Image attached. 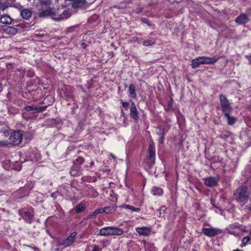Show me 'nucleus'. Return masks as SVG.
Wrapping results in <instances>:
<instances>
[{
  "label": "nucleus",
  "instance_id": "f257e3e1",
  "mask_svg": "<svg viewBox=\"0 0 251 251\" xmlns=\"http://www.w3.org/2000/svg\"><path fill=\"white\" fill-rule=\"evenodd\" d=\"M37 8L39 12L40 17L48 16L52 13V8L51 6L52 3V0H37Z\"/></svg>",
  "mask_w": 251,
  "mask_h": 251
},
{
  "label": "nucleus",
  "instance_id": "f03ea898",
  "mask_svg": "<svg viewBox=\"0 0 251 251\" xmlns=\"http://www.w3.org/2000/svg\"><path fill=\"white\" fill-rule=\"evenodd\" d=\"M220 58L218 56L213 57H206L205 56L199 57L194 59L192 62V67L197 68L201 64H212L216 62Z\"/></svg>",
  "mask_w": 251,
  "mask_h": 251
},
{
  "label": "nucleus",
  "instance_id": "7ed1b4c3",
  "mask_svg": "<svg viewBox=\"0 0 251 251\" xmlns=\"http://www.w3.org/2000/svg\"><path fill=\"white\" fill-rule=\"evenodd\" d=\"M124 234L122 228L114 226L103 227L100 230V234L102 236L121 235Z\"/></svg>",
  "mask_w": 251,
  "mask_h": 251
},
{
  "label": "nucleus",
  "instance_id": "20e7f679",
  "mask_svg": "<svg viewBox=\"0 0 251 251\" xmlns=\"http://www.w3.org/2000/svg\"><path fill=\"white\" fill-rule=\"evenodd\" d=\"M236 200L239 202L245 203L249 199V193L245 186L238 188L234 193Z\"/></svg>",
  "mask_w": 251,
  "mask_h": 251
},
{
  "label": "nucleus",
  "instance_id": "39448f33",
  "mask_svg": "<svg viewBox=\"0 0 251 251\" xmlns=\"http://www.w3.org/2000/svg\"><path fill=\"white\" fill-rule=\"evenodd\" d=\"M70 15L71 14L69 9L63 10H62V9H57V11H54L52 9V13L50 16H52V18L54 20L59 21L68 18Z\"/></svg>",
  "mask_w": 251,
  "mask_h": 251
},
{
  "label": "nucleus",
  "instance_id": "423d86ee",
  "mask_svg": "<svg viewBox=\"0 0 251 251\" xmlns=\"http://www.w3.org/2000/svg\"><path fill=\"white\" fill-rule=\"evenodd\" d=\"M9 144L13 146L17 145L20 144L23 139V132L21 130H18L13 132L11 133L9 137Z\"/></svg>",
  "mask_w": 251,
  "mask_h": 251
},
{
  "label": "nucleus",
  "instance_id": "0eeeda50",
  "mask_svg": "<svg viewBox=\"0 0 251 251\" xmlns=\"http://www.w3.org/2000/svg\"><path fill=\"white\" fill-rule=\"evenodd\" d=\"M220 100L223 112L224 113H226L227 114V112H231L232 107L226 97L225 95L221 94L220 96Z\"/></svg>",
  "mask_w": 251,
  "mask_h": 251
},
{
  "label": "nucleus",
  "instance_id": "6e6552de",
  "mask_svg": "<svg viewBox=\"0 0 251 251\" xmlns=\"http://www.w3.org/2000/svg\"><path fill=\"white\" fill-rule=\"evenodd\" d=\"M77 233L73 232L67 238L58 242V245L66 248L72 245L75 241Z\"/></svg>",
  "mask_w": 251,
  "mask_h": 251
},
{
  "label": "nucleus",
  "instance_id": "1a4fd4ad",
  "mask_svg": "<svg viewBox=\"0 0 251 251\" xmlns=\"http://www.w3.org/2000/svg\"><path fill=\"white\" fill-rule=\"evenodd\" d=\"M148 158L149 160V165L152 166L155 163V148L154 143L152 141L150 142L148 149Z\"/></svg>",
  "mask_w": 251,
  "mask_h": 251
},
{
  "label": "nucleus",
  "instance_id": "9d476101",
  "mask_svg": "<svg viewBox=\"0 0 251 251\" xmlns=\"http://www.w3.org/2000/svg\"><path fill=\"white\" fill-rule=\"evenodd\" d=\"M202 232L205 235L210 237H214L220 233L219 229L214 228H203Z\"/></svg>",
  "mask_w": 251,
  "mask_h": 251
},
{
  "label": "nucleus",
  "instance_id": "9b49d317",
  "mask_svg": "<svg viewBox=\"0 0 251 251\" xmlns=\"http://www.w3.org/2000/svg\"><path fill=\"white\" fill-rule=\"evenodd\" d=\"M1 29L6 34L11 35H15L18 32V29L13 26L4 25Z\"/></svg>",
  "mask_w": 251,
  "mask_h": 251
},
{
  "label": "nucleus",
  "instance_id": "f8f14e48",
  "mask_svg": "<svg viewBox=\"0 0 251 251\" xmlns=\"http://www.w3.org/2000/svg\"><path fill=\"white\" fill-rule=\"evenodd\" d=\"M135 230L139 235L143 236H149L151 232V228L146 226L136 227Z\"/></svg>",
  "mask_w": 251,
  "mask_h": 251
},
{
  "label": "nucleus",
  "instance_id": "ddd939ff",
  "mask_svg": "<svg viewBox=\"0 0 251 251\" xmlns=\"http://www.w3.org/2000/svg\"><path fill=\"white\" fill-rule=\"evenodd\" d=\"M130 114L131 117L135 121H137L139 119V112L136 108V105L134 102L131 104V107L130 110Z\"/></svg>",
  "mask_w": 251,
  "mask_h": 251
},
{
  "label": "nucleus",
  "instance_id": "4468645a",
  "mask_svg": "<svg viewBox=\"0 0 251 251\" xmlns=\"http://www.w3.org/2000/svg\"><path fill=\"white\" fill-rule=\"evenodd\" d=\"M217 179L214 177H209L204 179V184L208 187H213L217 185Z\"/></svg>",
  "mask_w": 251,
  "mask_h": 251
},
{
  "label": "nucleus",
  "instance_id": "2eb2a0df",
  "mask_svg": "<svg viewBox=\"0 0 251 251\" xmlns=\"http://www.w3.org/2000/svg\"><path fill=\"white\" fill-rule=\"evenodd\" d=\"M247 16L245 14H242L235 19V22L238 25H243L249 22Z\"/></svg>",
  "mask_w": 251,
  "mask_h": 251
},
{
  "label": "nucleus",
  "instance_id": "dca6fc26",
  "mask_svg": "<svg viewBox=\"0 0 251 251\" xmlns=\"http://www.w3.org/2000/svg\"><path fill=\"white\" fill-rule=\"evenodd\" d=\"M12 21L13 20L11 17L7 15L2 16L0 19L1 23L5 24V25H10L12 23Z\"/></svg>",
  "mask_w": 251,
  "mask_h": 251
},
{
  "label": "nucleus",
  "instance_id": "f3484780",
  "mask_svg": "<svg viewBox=\"0 0 251 251\" xmlns=\"http://www.w3.org/2000/svg\"><path fill=\"white\" fill-rule=\"evenodd\" d=\"M21 15L25 19H28L31 16V12L28 9H25L21 11Z\"/></svg>",
  "mask_w": 251,
  "mask_h": 251
},
{
  "label": "nucleus",
  "instance_id": "a211bd4d",
  "mask_svg": "<svg viewBox=\"0 0 251 251\" xmlns=\"http://www.w3.org/2000/svg\"><path fill=\"white\" fill-rule=\"evenodd\" d=\"M116 205L112 204L111 205L103 208V211L106 213H112L116 211Z\"/></svg>",
  "mask_w": 251,
  "mask_h": 251
},
{
  "label": "nucleus",
  "instance_id": "6ab92c4d",
  "mask_svg": "<svg viewBox=\"0 0 251 251\" xmlns=\"http://www.w3.org/2000/svg\"><path fill=\"white\" fill-rule=\"evenodd\" d=\"M128 92L130 95V96L133 98L135 99L136 98V94L135 92V88L134 85L132 83H131L129 85L128 88Z\"/></svg>",
  "mask_w": 251,
  "mask_h": 251
},
{
  "label": "nucleus",
  "instance_id": "aec40b11",
  "mask_svg": "<svg viewBox=\"0 0 251 251\" xmlns=\"http://www.w3.org/2000/svg\"><path fill=\"white\" fill-rule=\"evenodd\" d=\"M151 192L154 195L160 196L163 194V189L157 187H153L151 189Z\"/></svg>",
  "mask_w": 251,
  "mask_h": 251
},
{
  "label": "nucleus",
  "instance_id": "412c9836",
  "mask_svg": "<svg viewBox=\"0 0 251 251\" xmlns=\"http://www.w3.org/2000/svg\"><path fill=\"white\" fill-rule=\"evenodd\" d=\"M85 207V205L84 204L80 203L75 206V210L76 213H80L84 211Z\"/></svg>",
  "mask_w": 251,
  "mask_h": 251
},
{
  "label": "nucleus",
  "instance_id": "4be33fe9",
  "mask_svg": "<svg viewBox=\"0 0 251 251\" xmlns=\"http://www.w3.org/2000/svg\"><path fill=\"white\" fill-rule=\"evenodd\" d=\"M231 112H227V114L226 113H225L224 114L225 116L227 118L228 120V124L229 125H233L235 122V118L233 117H231L229 115V114Z\"/></svg>",
  "mask_w": 251,
  "mask_h": 251
},
{
  "label": "nucleus",
  "instance_id": "5701e85b",
  "mask_svg": "<svg viewBox=\"0 0 251 251\" xmlns=\"http://www.w3.org/2000/svg\"><path fill=\"white\" fill-rule=\"evenodd\" d=\"M121 207L123 208L129 209L130 210H132V211H135L136 212H139L140 210V208H136L132 205H123L121 206Z\"/></svg>",
  "mask_w": 251,
  "mask_h": 251
},
{
  "label": "nucleus",
  "instance_id": "b1692460",
  "mask_svg": "<svg viewBox=\"0 0 251 251\" xmlns=\"http://www.w3.org/2000/svg\"><path fill=\"white\" fill-rule=\"evenodd\" d=\"M25 218L26 219V220H28L29 223L31 222V220L33 218L32 215L28 211H26L24 212Z\"/></svg>",
  "mask_w": 251,
  "mask_h": 251
},
{
  "label": "nucleus",
  "instance_id": "393cba45",
  "mask_svg": "<svg viewBox=\"0 0 251 251\" xmlns=\"http://www.w3.org/2000/svg\"><path fill=\"white\" fill-rule=\"evenodd\" d=\"M154 43V41L151 39L144 41L143 43V45L145 46H149L153 45Z\"/></svg>",
  "mask_w": 251,
  "mask_h": 251
},
{
  "label": "nucleus",
  "instance_id": "a878e982",
  "mask_svg": "<svg viewBox=\"0 0 251 251\" xmlns=\"http://www.w3.org/2000/svg\"><path fill=\"white\" fill-rule=\"evenodd\" d=\"M84 161V159L82 157H77L75 160L74 161V163L75 165H80Z\"/></svg>",
  "mask_w": 251,
  "mask_h": 251
},
{
  "label": "nucleus",
  "instance_id": "bb28decb",
  "mask_svg": "<svg viewBox=\"0 0 251 251\" xmlns=\"http://www.w3.org/2000/svg\"><path fill=\"white\" fill-rule=\"evenodd\" d=\"M166 208L165 206H162L159 210V217H164V213H166Z\"/></svg>",
  "mask_w": 251,
  "mask_h": 251
},
{
  "label": "nucleus",
  "instance_id": "cd10ccee",
  "mask_svg": "<svg viewBox=\"0 0 251 251\" xmlns=\"http://www.w3.org/2000/svg\"><path fill=\"white\" fill-rule=\"evenodd\" d=\"M250 240L251 238L249 236H245L242 240V244L243 246H245Z\"/></svg>",
  "mask_w": 251,
  "mask_h": 251
},
{
  "label": "nucleus",
  "instance_id": "c85d7f7f",
  "mask_svg": "<svg viewBox=\"0 0 251 251\" xmlns=\"http://www.w3.org/2000/svg\"><path fill=\"white\" fill-rule=\"evenodd\" d=\"M158 128L159 131L157 132V134L159 136H164V128L161 126H158Z\"/></svg>",
  "mask_w": 251,
  "mask_h": 251
},
{
  "label": "nucleus",
  "instance_id": "c756f323",
  "mask_svg": "<svg viewBox=\"0 0 251 251\" xmlns=\"http://www.w3.org/2000/svg\"><path fill=\"white\" fill-rule=\"evenodd\" d=\"M47 108L46 106H43L40 107H36V109L35 111H36L38 112H42L45 110Z\"/></svg>",
  "mask_w": 251,
  "mask_h": 251
},
{
  "label": "nucleus",
  "instance_id": "7c9ffc66",
  "mask_svg": "<svg viewBox=\"0 0 251 251\" xmlns=\"http://www.w3.org/2000/svg\"><path fill=\"white\" fill-rule=\"evenodd\" d=\"M25 109L27 111H33V110L35 111L36 106L34 105H30V106H27L25 107Z\"/></svg>",
  "mask_w": 251,
  "mask_h": 251
},
{
  "label": "nucleus",
  "instance_id": "2f4dec72",
  "mask_svg": "<svg viewBox=\"0 0 251 251\" xmlns=\"http://www.w3.org/2000/svg\"><path fill=\"white\" fill-rule=\"evenodd\" d=\"M103 212V208H99V209H96L93 213V215L95 216H96L97 215H98V214L99 213H102Z\"/></svg>",
  "mask_w": 251,
  "mask_h": 251
},
{
  "label": "nucleus",
  "instance_id": "473e14b6",
  "mask_svg": "<svg viewBox=\"0 0 251 251\" xmlns=\"http://www.w3.org/2000/svg\"><path fill=\"white\" fill-rule=\"evenodd\" d=\"M46 36V34H45L44 33H36L34 35V37L35 38H41V37H44V36Z\"/></svg>",
  "mask_w": 251,
  "mask_h": 251
},
{
  "label": "nucleus",
  "instance_id": "72a5a7b5",
  "mask_svg": "<svg viewBox=\"0 0 251 251\" xmlns=\"http://www.w3.org/2000/svg\"><path fill=\"white\" fill-rule=\"evenodd\" d=\"M0 132H2L3 134V135L5 137L8 136L9 133L8 131V130L6 129H2L0 130Z\"/></svg>",
  "mask_w": 251,
  "mask_h": 251
},
{
  "label": "nucleus",
  "instance_id": "f704fd0d",
  "mask_svg": "<svg viewBox=\"0 0 251 251\" xmlns=\"http://www.w3.org/2000/svg\"><path fill=\"white\" fill-rule=\"evenodd\" d=\"M92 251H100V250L98 246L94 245Z\"/></svg>",
  "mask_w": 251,
  "mask_h": 251
},
{
  "label": "nucleus",
  "instance_id": "c9c22d12",
  "mask_svg": "<svg viewBox=\"0 0 251 251\" xmlns=\"http://www.w3.org/2000/svg\"><path fill=\"white\" fill-rule=\"evenodd\" d=\"M58 192H54V193H53L51 194V197L53 198V199H56L57 196H58Z\"/></svg>",
  "mask_w": 251,
  "mask_h": 251
},
{
  "label": "nucleus",
  "instance_id": "e433bc0d",
  "mask_svg": "<svg viewBox=\"0 0 251 251\" xmlns=\"http://www.w3.org/2000/svg\"><path fill=\"white\" fill-rule=\"evenodd\" d=\"M129 103L127 102H122V106L126 108L128 107Z\"/></svg>",
  "mask_w": 251,
  "mask_h": 251
},
{
  "label": "nucleus",
  "instance_id": "4c0bfd02",
  "mask_svg": "<svg viewBox=\"0 0 251 251\" xmlns=\"http://www.w3.org/2000/svg\"><path fill=\"white\" fill-rule=\"evenodd\" d=\"M164 142V136H160L159 139V142L160 144H163Z\"/></svg>",
  "mask_w": 251,
  "mask_h": 251
},
{
  "label": "nucleus",
  "instance_id": "58836bf2",
  "mask_svg": "<svg viewBox=\"0 0 251 251\" xmlns=\"http://www.w3.org/2000/svg\"><path fill=\"white\" fill-rule=\"evenodd\" d=\"M7 145V144L5 143L3 141H0V146H5Z\"/></svg>",
  "mask_w": 251,
  "mask_h": 251
},
{
  "label": "nucleus",
  "instance_id": "ea45409f",
  "mask_svg": "<svg viewBox=\"0 0 251 251\" xmlns=\"http://www.w3.org/2000/svg\"><path fill=\"white\" fill-rule=\"evenodd\" d=\"M246 57L248 58L250 63L251 64V55L246 56Z\"/></svg>",
  "mask_w": 251,
  "mask_h": 251
},
{
  "label": "nucleus",
  "instance_id": "a19ab883",
  "mask_svg": "<svg viewBox=\"0 0 251 251\" xmlns=\"http://www.w3.org/2000/svg\"><path fill=\"white\" fill-rule=\"evenodd\" d=\"M142 21L144 23H147V24H149L148 22H149V21L147 19H146V18H143L142 19Z\"/></svg>",
  "mask_w": 251,
  "mask_h": 251
},
{
  "label": "nucleus",
  "instance_id": "79ce46f5",
  "mask_svg": "<svg viewBox=\"0 0 251 251\" xmlns=\"http://www.w3.org/2000/svg\"><path fill=\"white\" fill-rule=\"evenodd\" d=\"M211 203L214 206H215V201L213 199H211Z\"/></svg>",
  "mask_w": 251,
  "mask_h": 251
},
{
  "label": "nucleus",
  "instance_id": "37998d69",
  "mask_svg": "<svg viewBox=\"0 0 251 251\" xmlns=\"http://www.w3.org/2000/svg\"><path fill=\"white\" fill-rule=\"evenodd\" d=\"M81 46H82V47L83 48H84V49H85V48H86V44H85V43H82Z\"/></svg>",
  "mask_w": 251,
  "mask_h": 251
},
{
  "label": "nucleus",
  "instance_id": "c03bdc74",
  "mask_svg": "<svg viewBox=\"0 0 251 251\" xmlns=\"http://www.w3.org/2000/svg\"><path fill=\"white\" fill-rule=\"evenodd\" d=\"M26 246L34 249L35 251H36V250H37V249L36 247H31V246L28 245H26Z\"/></svg>",
  "mask_w": 251,
  "mask_h": 251
},
{
  "label": "nucleus",
  "instance_id": "a18cd8bd",
  "mask_svg": "<svg viewBox=\"0 0 251 251\" xmlns=\"http://www.w3.org/2000/svg\"><path fill=\"white\" fill-rule=\"evenodd\" d=\"M141 11H142V10H141V9H137V12H140Z\"/></svg>",
  "mask_w": 251,
  "mask_h": 251
},
{
  "label": "nucleus",
  "instance_id": "49530a36",
  "mask_svg": "<svg viewBox=\"0 0 251 251\" xmlns=\"http://www.w3.org/2000/svg\"><path fill=\"white\" fill-rule=\"evenodd\" d=\"M249 209L250 210V211H251V205L249 206V207H248Z\"/></svg>",
  "mask_w": 251,
  "mask_h": 251
},
{
  "label": "nucleus",
  "instance_id": "de8ad7c7",
  "mask_svg": "<svg viewBox=\"0 0 251 251\" xmlns=\"http://www.w3.org/2000/svg\"><path fill=\"white\" fill-rule=\"evenodd\" d=\"M110 155L111 156L112 158H113V159H115V157L113 155H112V154H110Z\"/></svg>",
  "mask_w": 251,
  "mask_h": 251
},
{
  "label": "nucleus",
  "instance_id": "09e8293b",
  "mask_svg": "<svg viewBox=\"0 0 251 251\" xmlns=\"http://www.w3.org/2000/svg\"><path fill=\"white\" fill-rule=\"evenodd\" d=\"M94 165V162H92L91 163V166H92V165Z\"/></svg>",
  "mask_w": 251,
  "mask_h": 251
},
{
  "label": "nucleus",
  "instance_id": "8fccbe9b",
  "mask_svg": "<svg viewBox=\"0 0 251 251\" xmlns=\"http://www.w3.org/2000/svg\"><path fill=\"white\" fill-rule=\"evenodd\" d=\"M98 195V193H96V195H95V196H97Z\"/></svg>",
  "mask_w": 251,
  "mask_h": 251
},
{
  "label": "nucleus",
  "instance_id": "3c124183",
  "mask_svg": "<svg viewBox=\"0 0 251 251\" xmlns=\"http://www.w3.org/2000/svg\"><path fill=\"white\" fill-rule=\"evenodd\" d=\"M27 0L29 1H30L31 0Z\"/></svg>",
  "mask_w": 251,
  "mask_h": 251
}]
</instances>
